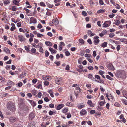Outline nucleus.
<instances>
[{
    "instance_id": "1",
    "label": "nucleus",
    "mask_w": 127,
    "mask_h": 127,
    "mask_svg": "<svg viewBox=\"0 0 127 127\" xmlns=\"http://www.w3.org/2000/svg\"><path fill=\"white\" fill-rule=\"evenodd\" d=\"M7 108L10 110L14 111L16 110L15 104L11 101H9L7 104Z\"/></svg>"
},
{
    "instance_id": "2",
    "label": "nucleus",
    "mask_w": 127,
    "mask_h": 127,
    "mask_svg": "<svg viewBox=\"0 0 127 127\" xmlns=\"http://www.w3.org/2000/svg\"><path fill=\"white\" fill-rule=\"evenodd\" d=\"M125 72L123 70L117 71L115 73V75L118 78L123 77L125 74Z\"/></svg>"
},
{
    "instance_id": "3",
    "label": "nucleus",
    "mask_w": 127,
    "mask_h": 127,
    "mask_svg": "<svg viewBox=\"0 0 127 127\" xmlns=\"http://www.w3.org/2000/svg\"><path fill=\"white\" fill-rule=\"evenodd\" d=\"M37 22V21L35 18L33 17H32L30 18L29 23L31 24L32 23L35 24Z\"/></svg>"
},
{
    "instance_id": "4",
    "label": "nucleus",
    "mask_w": 127,
    "mask_h": 127,
    "mask_svg": "<svg viewBox=\"0 0 127 127\" xmlns=\"http://www.w3.org/2000/svg\"><path fill=\"white\" fill-rule=\"evenodd\" d=\"M51 23L54 24L56 26H57L59 24L58 20L57 19L55 20L53 19L52 20V22H51Z\"/></svg>"
},
{
    "instance_id": "5",
    "label": "nucleus",
    "mask_w": 127,
    "mask_h": 127,
    "mask_svg": "<svg viewBox=\"0 0 127 127\" xmlns=\"http://www.w3.org/2000/svg\"><path fill=\"white\" fill-rule=\"evenodd\" d=\"M35 116V115L33 112L30 113L29 115V120H32L34 118Z\"/></svg>"
},
{
    "instance_id": "6",
    "label": "nucleus",
    "mask_w": 127,
    "mask_h": 127,
    "mask_svg": "<svg viewBox=\"0 0 127 127\" xmlns=\"http://www.w3.org/2000/svg\"><path fill=\"white\" fill-rule=\"evenodd\" d=\"M18 38H19V40L21 42H22L23 41H24L25 40V38L22 35H19L18 36Z\"/></svg>"
},
{
    "instance_id": "7",
    "label": "nucleus",
    "mask_w": 127,
    "mask_h": 127,
    "mask_svg": "<svg viewBox=\"0 0 127 127\" xmlns=\"http://www.w3.org/2000/svg\"><path fill=\"white\" fill-rule=\"evenodd\" d=\"M107 67L108 69L113 70H115L114 66L112 64H109L107 66Z\"/></svg>"
},
{
    "instance_id": "8",
    "label": "nucleus",
    "mask_w": 127,
    "mask_h": 127,
    "mask_svg": "<svg viewBox=\"0 0 127 127\" xmlns=\"http://www.w3.org/2000/svg\"><path fill=\"white\" fill-rule=\"evenodd\" d=\"M87 33L88 35L90 37H92L95 35V34L92 33L91 31L90 30H88Z\"/></svg>"
},
{
    "instance_id": "9",
    "label": "nucleus",
    "mask_w": 127,
    "mask_h": 127,
    "mask_svg": "<svg viewBox=\"0 0 127 127\" xmlns=\"http://www.w3.org/2000/svg\"><path fill=\"white\" fill-rule=\"evenodd\" d=\"M17 120V119L14 117H11L10 118V122H15Z\"/></svg>"
},
{
    "instance_id": "10",
    "label": "nucleus",
    "mask_w": 127,
    "mask_h": 127,
    "mask_svg": "<svg viewBox=\"0 0 127 127\" xmlns=\"http://www.w3.org/2000/svg\"><path fill=\"white\" fill-rule=\"evenodd\" d=\"M49 49L51 52V54H53L54 53H56L57 52V51L56 50L53 49L51 47H49Z\"/></svg>"
},
{
    "instance_id": "11",
    "label": "nucleus",
    "mask_w": 127,
    "mask_h": 127,
    "mask_svg": "<svg viewBox=\"0 0 127 127\" xmlns=\"http://www.w3.org/2000/svg\"><path fill=\"white\" fill-rule=\"evenodd\" d=\"M64 105L63 104H60L57 106V110H59L61 109L64 106Z\"/></svg>"
},
{
    "instance_id": "12",
    "label": "nucleus",
    "mask_w": 127,
    "mask_h": 127,
    "mask_svg": "<svg viewBox=\"0 0 127 127\" xmlns=\"http://www.w3.org/2000/svg\"><path fill=\"white\" fill-rule=\"evenodd\" d=\"M87 103L91 107H93L94 106V105L93 104L92 101L91 100H88Z\"/></svg>"
},
{
    "instance_id": "13",
    "label": "nucleus",
    "mask_w": 127,
    "mask_h": 127,
    "mask_svg": "<svg viewBox=\"0 0 127 127\" xmlns=\"http://www.w3.org/2000/svg\"><path fill=\"white\" fill-rule=\"evenodd\" d=\"M35 123L34 122L32 123L28 124V127H35Z\"/></svg>"
},
{
    "instance_id": "14",
    "label": "nucleus",
    "mask_w": 127,
    "mask_h": 127,
    "mask_svg": "<svg viewBox=\"0 0 127 127\" xmlns=\"http://www.w3.org/2000/svg\"><path fill=\"white\" fill-rule=\"evenodd\" d=\"M45 43L46 45L49 46H51L52 45V43L49 41H46Z\"/></svg>"
},
{
    "instance_id": "15",
    "label": "nucleus",
    "mask_w": 127,
    "mask_h": 127,
    "mask_svg": "<svg viewBox=\"0 0 127 127\" xmlns=\"http://www.w3.org/2000/svg\"><path fill=\"white\" fill-rule=\"evenodd\" d=\"M87 113L86 111L85 110L82 109L80 113L81 115H85Z\"/></svg>"
},
{
    "instance_id": "16",
    "label": "nucleus",
    "mask_w": 127,
    "mask_h": 127,
    "mask_svg": "<svg viewBox=\"0 0 127 127\" xmlns=\"http://www.w3.org/2000/svg\"><path fill=\"white\" fill-rule=\"evenodd\" d=\"M29 101L33 107L35 106H36V103L34 101L30 100H29Z\"/></svg>"
},
{
    "instance_id": "17",
    "label": "nucleus",
    "mask_w": 127,
    "mask_h": 127,
    "mask_svg": "<svg viewBox=\"0 0 127 127\" xmlns=\"http://www.w3.org/2000/svg\"><path fill=\"white\" fill-rule=\"evenodd\" d=\"M58 80L56 81L55 80L56 83L58 84L59 85L61 83V81L62 80V78H58L57 79Z\"/></svg>"
},
{
    "instance_id": "18",
    "label": "nucleus",
    "mask_w": 127,
    "mask_h": 127,
    "mask_svg": "<svg viewBox=\"0 0 127 127\" xmlns=\"http://www.w3.org/2000/svg\"><path fill=\"white\" fill-rule=\"evenodd\" d=\"M42 79L43 80H49V76L43 75L42 76Z\"/></svg>"
},
{
    "instance_id": "19",
    "label": "nucleus",
    "mask_w": 127,
    "mask_h": 127,
    "mask_svg": "<svg viewBox=\"0 0 127 127\" xmlns=\"http://www.w3.org/2000/svg\"><path fill=\"white\" fill-rule=\"evenodd\" d=\"M3 49V51L6 53L8 54L10 53V51L7 48L5 47Z\"/></svg>"
},
{
    "instance_id": "20",
    "label": "nucleus",
    "mask_w": 127,
    "mask_h": 127,
    "mask_svg": "<svg viewBox=\"0 0 127 127\" xmlns=\"http://www.w3.org/2000/svg\"><path fill=\"white\" fill-rule=\"evenodd\" d=\"M11 26L12 27L10 28V30L12 31H13L15 29V25L14 24L12 23H11Z\"/></svg>"
},
{
    "instance_id": "21",
    "label": "nucleus",
    "mask_w": 127,
    "mask_h": 127,
    "mask_svg": "<svg viewBox=\"0 0 127 127\" xmlns=\"http://www.w3.org/2000/svg\"><path fill=\"white\" fill-rule=\"evenodd\" d=\"M107 43L106 42H104L102 43L101 45V47L104 48L107 46Z\"/></svg>"
},
{
    "instance_id": "22",
    "label": "nucleus",
    "mask_w": 127,
    "mask_h": 127,
    "mask_svg": "<svg viewBox=\"0 0 127 127\" xmlns=\"http://www.w3.org/2000/svg\"><path fill=\"white\" fill-rule=\"evenodd\" d=\"M3 1V3L5 4L9 3L10 2V1L9 0H4Z\"/></svg>"
},
{
    "instance_id": "23",
    "label": "nucleus",
    "mask_w": 127,
    "mask_h": 127,
    "mask_svg": "<svg viewBox=\"0 0 127 127\" xmlns=\"http://www.w3.org/2000/svg\"><path fill=\"white\" fill-rule=\"evenodd\" d=\"M99 42V39H94V43L95 45H96Z\"/></svg>"
},
{
    "instance_id": "24",
    "label": "nucleus",
    "mask_w": 127,
    "mask_h": 127,
    "mask_svg": "<svg viewBox=\"0 0 127 127\" xmlns=\"http://www.w3.org/2000/svg\"><path fill=\"white\" fill-rule=\"evenodd\" d=\"M19 1L17 0H13V3L15 5H19Z\"/></svg>"
},
{
    "instance_id": "25",
    "label": "nucleus",
    "mask_w": 127,
    "mask_h": 127,
    "mask_svg": "<svg viewBox=\"0 0 127 127\" xmlns=\"http://www.w3.org/2000/svg\"><path fill=\"white\" fill-rule=\"evenodd\" d=\"M48 93L50 94V96L52 97H54V95H53V93L52 91L51 90H49L48 91Z\"/></svg>"
},
{
    "instance_id": "26",
    "label": "nucleus",
    "mask_w": 127,
    "mask_h": 127,
    "mask_svg": "<svg viewBox=\"0 0 127 127\" xmlns=\"http://www.w3.org/2000/svg\"><path fill=\"white\" fill-rule=\"evenodd\" d=\"M123 94L125 97L127 99V92L125 91H123Z\"/></svg>"
},
{
    "instance_id": "27",
    "label": "nucleus",
    "mask_w": 127,
    "mask_h": 127,
    "mask_svg": "<svg viewBox=\"0 0 127 127\" xmlns=\"http://www.w3.org/2000/svg\"><path fill=\"white\" fill-rule=\"evenodd\" d=\"M79 42L80 43H81L82 44H83L84 43V41L82 39H79Z\"/></svg>"
},
{
    "instance_id": "28",
    "label": "nucleus",
    "mask_w": 127,
    "mask_h": 127,
    "mask_svg": "<svg viewBox=\"0 0 127 127\" xmlns=\"http://www.w3.org/2000/svg\"><path fill=\"white\" fill-rule=\"evenodd\" d=\"M84 105L79 104L78 105V107L79 108L81 109L84 107Z\"/></svg>"
},
{
    "instance_id": "29",
    "label": "nucleus",
    "mask_w": 127,
    "mask_h": 127,
    "mask_svg": "<svg viewBox=\"0 0 127 127\" xmlns=\"http://www.w3.org/2000/svg\"><path fill=\"white\" fill-rule=\"evenodd\" d=\"M66 105L68 106H72L73 104H72L71 102H68L66 103Z\"/></svg>"
},
{
    "instance_id": "30",
    "label": "nucleus",
    "mask_w": 127,
    "mask_h": 127,
    "mask_svg": "<svg viewBox=\"0 0 127 127\" xmlns=\"http://www.w3.org/2000/svg\"><path fill=\"white\" fill-rule=\"evenodd\" d=\"M105 100H104V101H101L99 103V105L101 106H102L104 105L105 103Z\"/></svg>"
},
{
    "instance_id": "31",
    "label": "nucleus",
    "mask_w": 127,
    "mask_h": 127,
    "mask_svg": "<svg viewBox=\"0 0 127 127\" xmlns=\"http://www.w3.org/2000/svg\"><path fill=\"white\" fill-rule=\"evenodd\" d=\"M43 46V44L42 43H39L38 45H37V48H39L41 47H42Z\"/></svg>"
},
{
    "instance_id": "32",
    "label": "nucleus",
    "mask_w": 127,
    "mask_h": 127,
    "mask_svg": "<svg viewBox=\"0 0 127 127\" xmlns=\"http://www.w3.org/2000/svg\"><path fill=\"white\" fill-rule=\"evenodd\" d=\"M23 9L26 11V13L27 14H28V13H30V10L29 9H27V8H24Z\"/></svg>"
},
{
    "instance_id": "33",
    "label": "nucleus",
    "mask_w": 127,
    "mask_h": 127,
    "mask_svg": "<svg viewBox=\"0 0 127 127\" xmlns=\"http://www.w3.org/2000/svg\"><path fill=\"white\" fill-rule=\"evenodd\" d=\"M120 23V21L119 20H116L114 24L117 25H118Z\"/></svg>"
},
{
    "instance_id": "34",
    "label": "nucleus",
    "mask_w": 127,
    "mask_h": 127,
    "mask_svg": "<svg viewBox=\"0 0 127 127\" xmlns=\"http://www.w3.org/2000/svg\"><path fill=\"white\" fill-rule=\"evenodd\" d=\"M105 12V11L102 9H100L97 12L98 13H102Z\"/></svg>"
},
{
    "instance_id": "35",
    "label": "nucleus",
    "mask_w": 127,
    "mask_h": 127,
    "mask_svg": "<svg viewBox=\"0 0 127 127\" xmlns=\"http://www.w3.org/2000/svg\"><path fill=\"white\" fill-rule=\"evenodd\" d=\"M83 59V58H81L79 59L78 60V62L79 64H81L82 61Z\"/></svg>"
},
{
    "instance_id": "36",
    "label": "nucleus",
    "mask_w": 127,
    "mask_h": 127,
    "mask_svg": "<svg viewBox=\"0 0 127 127\" xmlns=\"http://www.w3.org/2000/svg\"><path fill=\"white\" fill-rule=\"evenodd\" d=\"M106 78L107 79L110 80H112L113 79L111 77L109 76L108 75L106 76Z\"/></svg>"
},
{
    "instance_id": "37",
    "label": "nucleus",
    "mask_w": 127,
    "mask_h": 127,
    "mask_svg": "<svg viewBox=\"0 0 127 127\" xmlns=\"http://www.w3.org/2000/svg\"><path fill=\"white\" fill-rule=\"evenodd\" d=\"M13 82L9 80L7 84L8 85L10 86L13 83Z\"/></svg>"
},
{
    "instance_id": "38",
    "label": "nucleus",
    "mask_w": 127,
    "mask_h": 127,
    "mask_svg": "<svg viewBox=\"0 0 127 127\" xmlns=\"http://www.w3.org/2000/svg\"><path fill=\"white\" fill-rule=\"evenodd\" d=\"M37 80L36 79L34 78L32 80V82L33 84H35L37 82Z\"/></svg>"
},
{
    "instance_id": "39",
    "label": "nucleus",
    "mask_w": 127,
    "mask_h": 127,
    "mask_svg": "<svg viewBox=\"0 0 127 127\" xmlns=\"http://www.w3.org/2000/svg\"><path fill=\"white\" fill-rule=\"evenodd\" d=\"M103 27H108L109 25L108 24L106 23H104L103 25Z\"/></svg>"
},
{
    "instance_id": "40",
    "label": "nucleus",
    "mask_w": 127,
    "mask_h": 127,
    "mask_svg": "<svg viewBox=\"0 0 127 127\" xmlns=\"http://www.w3.org/2000/svg\"><path fill=\"white\" fill-rule=\"evenodd\" d=\"M44 84L45 86H48L49 84V82L47 81H45L44 82Z\"/></svg>"
},
{
    "instance_id": "41",
    "label": "nucleus",
    "mask_w": 127,
    "mask_h": 127,
    "mask_svg": "<svg viewBox=\"0 0 127 127\" xmlns=\"http://www.w3.org/2000/svg\"><path fill=\"white\" fill-rule=\"evenodd\" d=\"M90 113L91 114H93L94 113L97 114L95 113V110H92L90 111Z\"/></svg>"
},
{
    "instance_id": "42",
    "label": "nucleus",
    "mask_w": 127,
    "mask_h": 127,
    "mask_svg": "<svg viewBox=\"0 0 127 127\" xmlns=\"http://www.w3.org/2000/svg\"><path fill=\"white\" fill-rule=\"evenodd\" d=\"M82 14L84 16H86L87 15V12L85 11H83L82 12Z\"/></svg>"
},
{
    "instance_id": "43",
    "label": "nucleus",
    "mask_w": 127,
    "mask_h": 127,
    "mask_svg": "<svg viewBox=\"0 0 127 127\" xmlns=\"http://www.w3.org/2000/svg\"><path fill=\"white\" fill-rule=\"evenodd\" d=\"M11 21L12 22H13L15 23L18 22L14 18H12L11 19Z\"/></svg>"
},
{
    "instance_id": "44",
    "label": "nucleus",
    "mask_w": 127,
    "mask_h": 127,
    "mask_svg": "<svg viewBox=\"0 0 127 127\" xmlns=\"http://www.w3.org/2000/svg\"><path fill=\"white\" fill-rule=\"evenodd\" d=\"M115 35L114 33H110L109 34V37L110 38H112Z\"/></svg>"
},
{
    "instance_id": "45",
    "label": "nucleus",
    "mask_w": 127,
    "mask_h": 127,
    "mask_svg": "<svg viewBox=\"0 0 127 127\" xmlns=\"http://www.w3.org/2000/svg\"><path fill=\"white\" fill-rule=\"evenodd\" d=\"M88 68L90 70H92L94 68L92 66L90 65L88 67Z\"/></svg>"
},
{
    "instance_id": "46",
    "label": "nucleus",
    "mask_w": 127,
    "mask_h": 127,
    "mask_svg": "<svg viewBox=\"0 0 127 127\" xmlns=\"http://www.w3.org/2000/svg\"><path fill=\"white\" fill-rule=\"evenodd\" d=\"M68 109L67 108H65L64 109L62 110V112L64 113H65L67 112Z\"/></svg>"
},
{
    "instance_id": "47",
    "label": "nucleus",
    "mask_w": 127,
    "mask_h": 127,
    "mask_svg": "<svg viewBox=\"0 0 127 127\" xmlns=\"http://www.w3.org/2000/svg\"><path fill=\"white\" fill-rule=\"evenodd\" d=\"M31 51L32 52L34 53L36 52V49L35 48H32Z\"/></svg>"
},
{
    "instance_id": "48",
    "label": "nucleus",
    "mask_w": 127,
    "mask_h": 127,
    "mask_svg": "<svg viewBox=\"0 0 127 127\" xmlns=\"http://www.w3.org/2000/svg\"><path fill=\"white\" fill-rule=\"evenodd\" d=\"M25 48L26 50L28 51V52L30 51V50H29V47H28L27 46H25Z\"/></svg>"
},
{
    "instance_id": "49",
    "label": "nucleus",
    "mask_w": 127,
    "mask_h": 127,
    "mask_svg": "<svg viewBox=\"0 0 127 127\" xmlns=\"http://www.w3.org/2000/svg\"><path fill=\"white\" fill-rule=\"evenodd\" d=\"M85 51L84 50H82L80 52V54L81 56H84Z\"/></svg>"
},
{
    "instance_id": "50",
    "label": "nucleus",
    "mask_w": 127,
    "mask_h": 127,
    "mask_svg": "<svg viewBox=\"0 0 127 127\" xmlns=\"http://www.w3.org/2000/svg\"><path fill=\"white\" fill-rule=\"evenodd\" d=\"M71 116V115L70 113H68L67 114V118L68 119L70 118Z\"/></svg>"
},
{
    "instance_id": "51",
    "label": "nucleus",
    "mask_w": 127,
    "mask_h": 127,
    "mask_svg": "<svg viewBox=\"0 0 127 127\" xmlns=\"http://www.w3.org/2000/svg\"><path fill=\"white\" fill-rule=\"evenodd\" d=\"M17 9L16 6H12V10L13 11H15L17 10Z\"/></svg>"
},
{
    "instance_id": "52",
    "label": "nucleus",
    "mask_w": 127,
    "mask_h": 127,
    "mask_svg": "<svg viewBox=\"0 0 127 127\" xmlns=\"http://www.w3.org/2000/svg\"><path fill=\"white\" fill-rule=\"evenodd\" d=\"M42 27V25L40 24H39L37 26V28L38 29H41Z\"/></svg>"
},
{
    "instance_id": "53",
    "label": "nucleus",
    "mask_w": 127,
    "mask_h": 127,
    "mask_svg": "<svg viewBox=\"0 0 127 127\" xmlns=\"http://www.w3.org/2000/svg\"><path fill=\"white\" fill-rule=\"evenodd\" d=\"M87 42L90 44H92V42L91 41V40L90 39H89L88 40Z\"/></svg>"
},
{
    "instance_id": "54",
    "label": "nucleus",
    "mask_w": 127,
    "mask_h": 127,
    "mask_svg": "<svg viewBox=\"0 0 127 127\" xmlns=\"http://www.w3.org/2000/svg\"><path fill=\"white\" fill-rule=\"evenodd\" d=\"M122 101L123 103L126 105H127V100L125 99H122Z\"/></svg>"
},
{
    "instance_id": "55",
    "label": "nucleus",
    "mask_w": 127,
    "mask_h": 127,
    "mask_svg": "<svg viewBox=\"0 0 127 127\" xmlns=\"http://www.w3.org/2000/svg\"><path fill=\"white\" fill-rule=\"evenodd\" d=\"M32 93L34 95H35L36 94V92L35 90H33L32 91Z\"/></svg>"
},
{
    "instance_id": "56",
    "label": "nucleus",
    "mask_w": 127,
    "mask_h": 127,
    "mask_svg": "<svg viewBox=\"0 0 127 127\" xmlns=\"http://www.w3.org/2000/svg\"><path fill=\"white\" fill-rule=\"evenodd\" d=\"M93 97V96L91 95H87V98L91 99Z\"/></svg>"
},
{
    "instance_id": "57",
    "label": "nucleus",
    "mask_w": 127,
    "mask_h": 127,
    "mask_svg": "<svg viewBox=\"0 0 127 127\" xmlns=\"http://www.w3.org/2000/svg\"><path fill=\"white\" fill-rule=\"evenodd\" d=\"M44 100L46 102H48L49 101V99L47 97H45L44 98Z\"/></svg>"
},
{
    "instance_id": "58",
    "label": "nucleus",
    "mask_w": 127,
    "mask_h": 127,
    "mask_svg": "<svg viewBox=\"0 0 127 127\" xmlns=\"http://www.w3.org/2000/svg\"><path fill=\"white\" fill-rule=\"evenodd\" d=\"M47 35L50 37H52V33L50 32H49L47 33Z\"/></svg>"
},
{
    "instance_id": "59",
    "label": "nucleus",
    "mask_w": 127,
    "mask_h": 127,
    "mask_svg": "<svg viewBox=\"0 0 127 127\" xmlns=\"http://www.w3.org/2000/svg\"><path fill=\"white\" fill-rule=\"evenodd\" d=\"M43 35L42 34H40V33H38L37 34V36L38 37H41V36H42Z\"/></svg>"
},
{
    "instance_id": "60",
    "label": "nucleus",
    "mask_w": 127,
    "mask_h": 127,
    "mask_svg": "<svg viewBox=\"0 0 127 127\" xmlns=\"http://www.w3.org/2000/svg\"><path fill=\"white\" fill-rule=\"evenodd\" d=\"M36 88L41 89L42 88V86L41 84H39L38 86L36 87Z\"/></svg>"
},
{
    "instance_id": "61",
    "label": "nucleus",
    "mask_w": 127,
    "mask_h": 127,
    "mask_svg": "<svg viewBox=\"0 0 127 127\" xmlns=\"http://www.w3.org/2000/svg\"><path fill=\"white\" fill-rule=\"evenodd\" d=\"M99 4L101 5H103L104 2L102 0H99Z\"/></svg>"
},
{
    "instance_id": "62",
    "label": "nucleus",
    "mask_w": 127,
    "mask_h": 127,
    "mask_svg": "<svg viewBox=\"0 0 127 127\" xmlns=\"http://www.w3.org/2000/svg\"><path fill=\"white\" fill-rule=\"evenodd\" d=\"M95 77L97 79H100V77L97 75H96L95 76Z\"/></svg>"
},
{
    "instance_id": "63",
    "label": "nucleus",
    "mask_w": 127,
    "mask_h": 127,
    "mask_svg": "<svg viewBox=\"0 0 127 127\" xmlns=\"http://www.w3.org/2000/svg\"><path fill=\"white\" fill-rule=\"evenodd\" d=\"M49 107L51 108H53L54 107V105L53 104H50L49 105Z\"/></svg>"
},
{
    "instance_id": "64",
    "label": "nucleus",
    "mask_w": 127,
    "mask_h": 127,
    "mask_svg": "<svg viewBox=\"0 0 127 127\" xmlns=\"http://www.w3.org/2000/svg\"><path fill=\"white\" fill-rule=\"evenodd\" d=\"M115 16V14L112 13V14H110L109 15V17L111 18H113Z\"/></svg>"
}]
</instances>
